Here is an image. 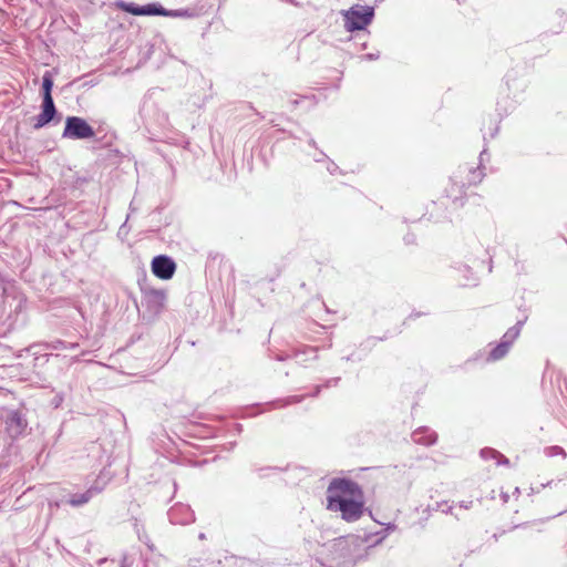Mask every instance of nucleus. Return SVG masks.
I'll use <instances>...</instances> for the list:
<instances>
[{
	"label": "nucleus",
	"instance_id": "1",
	"mask_svg": "<svg viewBox=\"0 0 567 567\" xmlns=\"http://www.w3.org/2000/svg\"><path fill=\"white\" fill-rule=\"evenodd\" d=\"M327 508L348 523L357 522L364 512L362 488L352 480L333 478L327 488Z\"/></svg>",
	"mask_w": 567,
	"mask_h": 567
},
{
	"label": "nucleus",
	"instance_id": "2",
	"mask_svg": "<svg viewBox=\"0 0 567 567\" xmlns=\"http://www.w3.org/2000/svg\"><path fill=\"white\" fill-rule=\"evenodd\" d=\"M344 29L348 32L364 30L373 20L374 9L370 6L354 4L348 10H342Z\"/></svg>",
	"mask_w": 567,
	"mask_h": 567
},
{
	"label": "nucleus",
	"instance_id": "3",
	"mask_svg": "<svg viewBox=\"0 0 567 567\" xmlns=\"http://www.w3.org/2000/svg\"><path fill=\"white\" fill-rule=\"evenodd\" d=\"M62 136L73 140H85L94 137L95 132L84 118L69 116L65 121Z\"/></svg>",
	"mask_w": 567,
	"mask_h": 567
},
{
	"label": "nucleus",
	"instance_id": "4",
	"mask_svg": "<svg viewBox=\"0 0 567 567\" xmlns=\"http://www.w3.org/2000/svg\"><path fill=\"white\" fill-rule=\"evenodd\" d=\"M523 323H524L523 321H518L515 326L511 327L504 333L501 342L491 350V352L487 357V361L501 360L508 353L512 344L514 343V341L518 338V336L520 333Z\"/></svg>",
	"mask_w": 567,
	"mask_h": 567
},
{
	"label": "nucleus",
	"instance_id": "5",
	"mask_svg": "<svg viewBox=\"0 0 567 567\" xmlns=\"http://www.w3.org/2000/svg\"><path fill=\"white\" fill-rule=\"evenodd\" d=\"M484 177L483 169L481 167H468L467 165L460 166L457 172L452 177L453 183L460 184L461 187L465 185H475L480 183Z\"/></svg>",
	"mask_w": 567,
	"mask_h": 567
},
{
	"label": "nucleus",
	"instance_id": "6",
	"mask_svg": "<svg viewBox=\"0 0 567 567\" xmlns=\"http://www.w3.org/2000/svg\"><path fill=\"white\" fill-rule=\"evenodd\" d=\"M175 269L176 265L168 256L159 255L152 261V271L159 279H171L174 276Z\"/></svg>",
	"mask_w": 567,
	"mask_h": 567
},
{
	"label": "nucleus",
	"instance_id": "7",
	"mask_svg": "<svg viewBox=\"0 0 567 567\" xmlns=\"http://www.w3.org/2000/svg\"><path fill=\"white\" fill-rule=\"evenodd\" d=\"M6 426L9 435L17 439L25 433L28 421L21 412L13 410L7 416Z\"/></svg>",
	"mask_w": 567,
	"mask_h": 567
},
{
	"label": "nucleus",
	"instance_id": "8",
	"mask_svg": "<svg viewBox=\"0 0 567 567\" xmlns=\"http://www.w3.org/2000/svg\"><path fill=\"white\" fill-rule=\"evenodd\" d=\"M168 519L175 525H187L195 520L193 509L186 504H176L167 513Z\"/></svg>",
	"mask_w": 567,
	"mask_h": 567
},
{
	"label": "nucleus",
	"instance_id": "9",
	"mask_svg": "<svg viewBox=\"0 0 567 567\" xmlns=\"http://www.w3.org/2000/svg\"><path fill=\"white\" fill-rule=\"evenodd\" d=\"M55 113L53 100L43 99L42 112L34 118L33 127L39 130L45 126L54 117Z\"/></svg>",
	"mask_w": 567,
	"mask_h": 567
},
{
	"label": "nucleus",
	"instance_id": "10",
	"mask_svg": "<svg viewBox=\"0 0 567 567\" xmlns=\"http://www.w3.org/2000/svg\"><path fill=\"white\" fill-rule=\"evenodd\" d=\"M412 440L416 444L429 446L436 442L437 435L429 427H420L412 433Z\"/></svg>",
	"mask_w": 567,
	"mask_h": 567
},
{
	"label": "nucleus",
	"instance_id": "11",
	"mask_svg": "<svg viewBox=\"0 0 567 567\" xmlns=\"http://www.w3.org/2000/svg\"><path fill=\"white\" fill-rule=\"evenodd\" d=\"M101 492V489L96 488V487H90L87 491H85L84 493H80V494H74L72 495L68 503L73 506V507H80L86 503H89V501L96 494H99Z\"/></svg>",
	"mask_w": 567,
	"mask_h": 567
},
{
	"label": "nucleus",
	"instance_id": "12",
	"mask_svg": "<svg viewBox=\"0 0 567 567\" xmlns=\"http://www.w3.org/2000/svg\"><path fill=\"white\" fill-rule=\"evenodd\" d=\"M318 349L313 347H303L302 349L295 350L292 357L298 359L299 364H306L310 360H316Z\"/></svg>",
	"mask_w": 567,
	"mask_h": 567
},
{
	"label": "nucleus",
	"instance_id": "13",
	"mask_svg": "<svg viewBox=\"0 0 567 567\" xmlns=\"http://www.w3.org/2000/svg\"><path fill=\"white\" fill-rule=\"evenodd\" d=\"M481 456L484 460H495L497 465H499V464L507 465L509 463L507 457H505L503 454H501L499 452H497L494 449H488V447L483 449L481 451Z\"/></svg>",
	"mask_w": 567,
	"mask_h": 567
},
{
	"label": "nucleus",
	"instance_id": "14",
	"mask_svg": "<svg viewBox=\"0 0 567 567\" xmlns=\"http://www.w3.org/2000/svg\"><path fill=\"white\" fill-rule=\"evenodd\" d=\"M168 10L163 8L161 4L157 3H150L146 6H143V16H164L166 17Z\"/></svg>",
	"mask_w": 567,
	"mask_h": 567
},
{
	"label": "nucleus",
	"instance_id": "15",
	"mask_svg": "<svg viewBox=\"0 0 567 567\" xmlns=\"http://www.w3.org/2000/svg\"><path fill=\"white\" fill-rule=\"evenodd\" d=\"M53 86V80L49 72H45L42 78V90H43V99L53 100L51 95V90Z\"/></svg>",
	"mask_w": 567,
	"mask_h": 567
},
{
	"label": "nucleus",
	"instance_id": "16",
	"mask_svg": "<svg viewBox=\"0 0 567 567\" xmlns=\"http://www.w3.org/2000/svg\"><path fill=\"white\" fill-rule=\"evenodd\" d=\"M166 17L173 18H192L194 13L189 9H179V10H168Z\"/></svg>",
	"mask_w": 567,
	"mask_h": 567
},
{
	"label": "nucleus",
	"instance_id": "17",
	"mask_svg": "<svg viewBox=\"0 0 567 567\" xmlns=\"http://www.w3.org/2000/svg\"><path fill=\"white\" fill-rule=\"evenodd\" d=\"M123 9L128 12V13H132L134 16H143V6L140 7L133 2H130V3H125L123 4Z\"/></svg>",
	"mask_w": 567,
	"mask_h": 567
},
{
	"label": "nucleus",
	"instance_id": "18",
	"mask_svg": "<svg viewBox=\"0 0 567 567\" xmlns=\"http://www.w3.org/2000/svg\"><path fill=\"white\" fill-rule=\"evenodd\" d=\"M305 395H290L284 400L282 405L296 404L303 400Z\"/></svg>",
	"mask_w": 567,
	"mask_h": 567
},
{
	"label": "nucleus",
	"instance_id": "19",
	"mask_svg": "<svg viewBox=\"0 0 567 567\" xmlns=\"http://www.w3.org/2000/svg\"><path fill=\"white\" fill-rule=\"evenodd\" d=\"M547 455L549 456H556V455H563L566 456L565 451L559 446H551L547 449Z\"/></svg>",
	"mask_w": 567,
	"mask_h": 567
},
{
	"label": "nucleus",
	"instance_id": "20",
	"mask_svg": "<svg viewBox=\"0 0 567 567\" xmlns=\"http://www.w3.org/2000/svg\"><path fill=\"white\" fill-rule=\"evenodd\" d=\"M379 58H380V53L377 52V53H368L365 55H362L361 60L372 61V60H378Z\"/></svg>",
	"mask_w": 567,
	"mask_h": 567
},
{
	"label": "nucleus",
	"instance_id": "21",
	"mask_svg": "<svg viewBox=\"0 0 567 567\" xmlns=\"http://www.w3.org/2000/svg\"><path fill=\"white\" fill-rule=\"evenodd\" d=\"M59 343L63 346V349H75V348L78 347V344H76V343H68V344H66V343H65V342H63V341H59Z\"/></svg>",
	"mask_w": 567,
	"mask_h": 567
},
{
	"label": "nucleus",
	"instance_id": "22",
	"mask_svg": "<svg viewBox=\"0 0 567 567\" xmlns=\"http://www.w3.org/2000/svg\"><path fill=\"white\" fill-rule=\"evenodd\" d=\"M338 380L339 379H332V380H329L324 386H331L332 384L336 385L338 383Z\"/></svg>",
	"mask_w": 567,
	"mask_h": 567
},
{
	"label": "nucleus",
	"instance_id": "23",
	"mask_svg": "<svg viewBox=\"0 0 567 567\" xmlns=\"http://www.w3.org/2000/svg\"><path fill=\"white\" fill-rule=\"evenodd\" d=\"M471 504H472V502H468V503H464V502H463L460 506H461L462 508L467 509V508L470 507V505H471Z\"/></svg>",
	"mask_w": 567,
	"mask_h": 567
},
{
	"label": "nucleus",
	"instance_id": "24",
	"mask_svg": "<svg viewBox=\"0 0 567 567\" xmlns=\"http://www.w3.org/2000/svg\"><path fill=\"white\" fill-rule=\"evenodd\" d=\"M321 388H322L321 385H318V386L316 388V391H315V393L312 394V396H317V395L319 394V392H320Z\"/></svg>",
	"mask_w": 567,
	"mask_h": 567
},
{
	"label": "nucleus",
	"instance_id": "25",
	"mask_svg": "<svg viewBox=\"0 0 567 567\" xmlns=\"http://www.w3.org/2000/svg\"><path fill=\"white\" fill-rule=\"evenodd\" d=\"M486 154V151L484 150L483 152H481L480 154V161L483 162L484 159V155Z\"/></svg>",
	"mask_w": 567,
	"mask_h": 567
},
{
	"label": "nucleus",
	"instance_id": "26",
	"mask_svg": "<svg viewBox=\"0 0 567 567\" xmlns=\"http://www.w3.org/2000/svg\"><path fill=\"white\" fill-rule=\"evenodd\" d=\"M54 349H63V346L59 343V341H56V344L53 346Z\"/></svg>",
	"mask_w": 567,
	"mask_h": 567
},
{
	"label": "nucleus",
	"instance_id": "27",
	"mask_svg": "<svg viewBox=\"0 0 567 567\" xmlns=\"http://www.w3.org/2000/svg\"><path fill=\"white\" fill-rule=\"evenodd\" d=\"M290 357H291V355H288V358H290ZM286 359H287V357H282V355H278V357H277V360H279V361H284V360H286Z\"/></svg>",
	"mask_w": 567,
	"mask_h": 567
},
{
	"label": "nucleus",
	"instance_id": "28",
	"mask_svg": "<svg viewBox=\"0 0 567 567\" xmlns=\"http://www.w3.org/2000/svg\"><path fill=\"white\" fill-rule=\"evenodd\" d=\"M385 535H382L381 537H379L377 540H375V544H379L381 543L383 539H384Z\"/></svg>",
	"mask_w": 567,
	"mask_h": 567
},
{
	"label": "nucleus",
	"instance_id": "29",
	"mask_svg": "<svg viewBox=\"0 0 567 567\" xmlns=\"http://www.w3.org/2000/svg\"><path fill=\"white\" fill-rule=\"evenodd\" d=\"M333 168H336V164H332V166L328 167V171H330L331 173H333Z\"/></svg>",
	"mask_w": 567,
	"mask_h": 567
},
{
	"label": "nucleus",
	"instance_id": "30",
	"mask_svg": "<svg viewBox=\"0 0 567 567\" xmlns=\"http://www.w3.org/2000/svg\"><path fill=\"white\" fill-rule=\"evenodd\" d=\"M333 168H336V164H332V166L328 167V171H330L331 173H333Z\"/></svg>",
	"mask_w": 567,
	"mask_h": 567
},
{
	"label": "nucleus",
	"instance_id": "31",
	"mask_svg": "<svg viewBox=\"0 0 567 567\" xmlns=\"http://www.w3.org/2000/svg\"><path fill=\"white\" fill-rule=\"evenodd\" d=\"M333 168H336V164H332V166L328 167V171H330L331 173H333Z\"/></svg>",
	"mask_w": 567,
	"mask_h": 567
},
{
	"label": "nucleus",
	"instance_id": "32",
	"mask_svg": "<svg viewBox=\"0 0 567 567\" xmlns=\"http://www.w3.org/2000/svg\"><path fill=\"white\" fill-rule=\"evenodd\" d=\"M205 538H206V537H205V534H204V533H200V534H199V539H205Z\"/></svg>",
	"mask_w": 567,
	"mask_h": 567
},
{
	"label": "nucleus",
	"instance_id": "33",
	"mask_svg": "<svg viewBox=\"0 0 567 567\" xmlns=\"http://www.w3.org/2000/svg\"><path fill=\"white\" fill-rule=\"evenodd\" d=\"M467 280L471 281L472 284H475L476 278H472V279L467 278Z\"/></svg>",
	"mask_w": 567,
	"mask_h": 567
},
{
	"label": "nucleus",
	"instance_id": "34",
	"mask_svg": "<svg viewBox=\"0 0 567 567\" xmlns=\"http://www.w3.org/2000/svg\"><path fill=\"white\" fill-rule=\"evenodd\" d=\"M405 241H406V243H412V241H413V240H412V237L405 238Z\"/></svg>",
	"mask_w": 567,
	"mask_h": 567
},
{
	"label": "nucleus",
	"instance_id": "35",
	"mask_svg": "<svg viewBox=\"0 0 567 567\" xmlns=\"http://www.w3.org/2000/svg\"><path fill=\"white\" fill-rule=\"evenodd\" d=\"M405 241H406V243H412V241H413V240H412V237L405 238Z\"/></svg>",
	"mask_w": 567,
	"mask_h": 567
},
{
	"label": "nucleus",
	"instance_id": "36",
	"mask_svg": "<svg viewBox=\"0 0 567 567\" xmlns=\"http://www.w3.org/2000/svg\"><path fill=\"white\" fill-rule=\"evenodd\" d=\"M508 496L506 494H503L504 502H507Z\"/></svg>",
	"mask_w": 567,
	"mask_h": 567
},
{
	"label": "nucleus",
	"instance_id": "37",
	"mask_svg": "<svg viewBox=\"0 0 567 567\" xmlns=\"http://www.w3.org/2000/svg\"><path fill=\"white\" fill-rule=\"evenodd\" d=\"M451 509H452V507L450 506V507H449L447 509H445V508H442V512H445V513H447V512H449V511H451Z\"/></svg>",
	"mask_w": 567,
	"mask_h": 567
}]
</instances>
